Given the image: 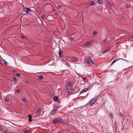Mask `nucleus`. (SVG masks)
<instances>
[{"instance_id": "obj_33", "label": "nucleus", "mask_w": 133, "mask_h": 133, "mask_svg": "<svg viewBox=\"0 0 133 133\" xmlns=\"http://www.w3.org/2000/svg\"><path fill=\"white\" fill-rule=\"evenodd\" d=\"M7 63L5 61V63L4 64L6 65H7Z\"/></svg>"}, {"instance_id": "obj_7", "label": "nucleus", "mask_w": 133, "mask_h": 133, "mask_svg": "<svg viewBox=\"0 0 133 133\" xmlns=\"http://www.w3.org/2000/svg\"><path fill=\"white\" fill-rule=\"evenodd\" d=\"M41 112V109H38L36 112L35 115L36 116H38L39 115V114Z\"/></svg>"}, {"instance_id": "obj_10", "label": "nucleus", "mask_w": 133, "mask_h": 133, "mask_svg": "<svg viewBox=\"0 0 133 133\" xmlns=\"http://www.w3.org/2000/svg\"><path fill=\"white\" fill-rule=\"evenodd\" d=\"M69 39L70 41H72L75 40V38L71 36H70L69 37Z\"/></svg>"}, {"instance_id": "obj_17", "label": "nucleus", "mask_w": 133, "mask_h": 133, "mask_svg": "<svg viewBox=\"0 0 133 133\" xmlns=\"http://www.w3.org/2000/svg\"><path fill=\"white\" fill-rule=\"evenodd\" d=\"M83 81L85 82H87L88 81V80L86 78H83Z\"/></svg>"}, {"instance_id": "obj_9", "label": "nucleus", "mask_w": 133, "mask_h": 133, "mask_svg": "<svg viewBox=\"0 0 133 133\" xmlns=\"http://www.w3.org/2000/svg\"><path fill=\"white\" fill-rule=\"evenodd\" d=\"M88 88H86L82 90L81 91V93H83V92H85L87 91H88Z\"/></svg>"}, {"instance_id": "obj_8", "label": "nucleus", "mask_w": 133, "mask_h": 133, "mask_svg": "<svg viewBox=\"0 0 133 133\" xmlns=\"http://www.w3.org/2000/svg\"><path fill=\"white\" fill-rule=\"evenodd\" d=\"M44 78L43 76L42 75H41L38 76L37 78V79L38 80H40L43 79Z\"/></svg>"}, {"instance_id": "obj_6", "label": "nucleus", "mask_w": 133, "mask_h": 133, "mask_svg": "<svg viewBox=\"0 0 133 133\" xmlns=\"http://www.w3.org/2000/svg\"><path fill=\"white\" fill-rule=\"evenodd\" d=\"M24 11L27 14L29 13V12L31 10L30 8H24Z\"/></svg>"}, {"instance_id": "obj_28", "label": "nucleus", "mask_w": 133, "mask_h": 133, "mask_svg": "<svg viewBox=\"0 0 133 133\" xmlns=\"http://www.w3.org/2000/svg\"><path fill=\"white\" fill-rule=\"evenodd\" d=\"M73 58L74 59H73L72 60L75 61H76L77 60V59L76 58Z\"/></svg>"}, {"instance_id": "obj_2", "label": "nucleus", "mask_w": 133, "mask_h": 133, "mask_svg": "<svg viewBox=\"0 0 133 133\" xmlns=\"http://www.w3.org/2000/svg\"><path fill=\"white\" fill-rule=\"evenodd\" d=\"M86 61L87 64L89 66H91L94 64V62H93L92 59L90 58H88L86 59Z\"/></svg>"}, {"instance_id": "obj_11", "label": "nucleus", "mask_w": 133, "mask_h": 133, "mask_svg": "<svg viewBox=\"0 0 133 133\" xmlns=\"http://www.w3.org/2000/svg\"><path fill=\"white\" fill-rule=\"evenodd\" d=\"M61 49H59V55L60 57H63V55L61 54Z\"/></svg>"}, {"instance_id": "obj_34", "label": "nucleus", "mask_w": 133, "mask_h": 133, "mask_svg": "<svg viewBox=\"0 0 133 133\" xmlns=\"http://www.w3.org/2000/svg\"><path fill=\"white\" fill-rule=\"evenodd\" d=\"M119 115L121 117H122L123 116V114H119Z\"/></svg>"}, {"instance_id": "obj_27", "label": "nucleus", "mask_w": 133, "mask_h": 133, "mask_svg": "<svg viewBox=\"0 0 133 133\" xmlns=\"http://www.w3.org/2000/svg\"><path fill=\"white\" fill-rule=\"evenodd\" d=\"M100 4H102V1H98Z\"/></svg>"}, {"instance_id": "obj_40", "label": "nucleus", "mask_w": 133, "mask_h": 133, "mask_svg": "<svg viewBox=\"0 0 133 133\" xmlns=\"http://www.w3.org/2000/svg\"><path fill=\"white\" fill-rule=\"evenodd\" d=\"M57 133H61V132H58Z\"/></svg>"}, {"instance_id": "obj_42", "label": "nucleus", "mask_w": 133, "mask_h": 133, "mask_svg": "<svg viewBox=\"0 0 133 133\" xmlns=\"http://www.w3.org/2000/svg\"><path fill=\"white\" fill-rule=\"evenodd\" d=\"M9 133H14V132H13V133H11V132H9Z\"/></svg>"}, {"instance_id": "obj_20", "label": "nucleus", "mask_w": 133, "mask_h": 133, "mask_svg": "<svg viewBox=\"0 0 133 133\" xmlns=\"http://www.w3.org/2000/svg\"><path fill=\"white\" fill-rule=\"evenodd\" d=\"M119 60L118 59H115L112 62V63L111 64H112L115 62L116 61H117L118 60Z\"/></svg>"}, {"instance_id": "obj_36", "label": "nucleus", "mask_w": 133, "mask_h": 133, "mask_svg": "<svg viewBox=\"0 0 133 133\" xmlns=\"http://www.w3.org/2000/svg\"><path fill=\"white\" fill-rule=\"evenodd\" d=\"M25 131L27 132H26V133H27V132H30V131H28L27 130H26Z\"/></svg>"}, {"instance_id": "obj_39", "label": "nucleus", "mask_w": 133, "mask_h": 133, "mask_svg": "<svg viewBox=\"0 0 133 133\" xmlns=\"http://www.w3.org/2000/svg\"><path fill=\"white\" fill-rule=\"evenodd\" d=\"M106 41V39H105L104 40V41Z\"/></svg>"}, {"instance_id": "obj_15", "label": "nucleus", "mask_w": 133, "mask_h": 133, "mask_svg": "<svg viewBox=\"0 0 133 133\" xmlns=\"http://www.w3.org/2000/svg\"><path fill=\"white\" fill-rule=\"evenodd\" d=\"M5 61L3 60H0V63L1 64H3L5 63Z\"/></svg>"}, {"instance_id": "obj_23", "label": "nucleus", "mask_w": 133, "mask_h": 133, "mask_svg": "<svg viewBox=\"0 0 133 133\" xmlns=\"http://www.w3.org/2000/svg\"><path fill=\"white\" fill-rule=\"evenodd\" d=\"M65 64L68 67H69L70 65V64L68 63H66Z\"/></svg>"}, {"instance_id": "obj_21", "label": "nucleus", "mask_w": 133, "mask_h": 133, "mask_svg": "<svg viewBox=\"0 0 133 133\" xmlns=\"http://www.w3.org/2000/svg\"><path fill=\"white\" fill-rule=\"evenodd\" d=\"M42 18L43 19H45V15H43L42 16Z\"/></svg>"}, {"instance_id": "obj_22", "label": "nucleus", "mask_w": 133, "mask_h": 133, "mask_svg": "<svg viewBox=\"0 0 133 133\" xmlns=\"http://www.w3.org/2000/svg\"><path fill=\"white\" fill-rule=\"evenodd\" d=\"M55 111H54L53 110H52L50 114H52L53 115L54 114H55Z\"/></svg>"}, {"instance_id": "obj_3", "label": "nucleus", "mask_w": 133, "mask_h": 133, "mask_svg": "<svg viewBox=\"0 0 133 133\" xmlns=\"http://www.w3.org/2000/svg\"><path fill=\"white\" fill-rule=\"evenodd\" d=\"M93 42L92 40H90L86 43H84L82 45L84 46L88 47L91 45Z\"/></svg>"}, {"instance_id": "obj_32", "label": "nucleus", "mask_w": 133, "mask_h": 133, "mask_svg": "<svg viewBox=\"0 0 133 133\" xmlns=\"http://www.w3.org/2000/svg\"><path fill=\"white\" fill-rule=\"evenodd\" d=\"M16 91L18 93H19V92H20V91H19V89L17 90H16Z\"/></svg>"}, {"instance_id": "obj_4", "label": "nucleus", "mask_w": 133, "mask_h": 133, "mask_svg": "<svg viewBox=\"0 0 133 133\" xmlns=\"http://www.w3.org/2000/svg\"><path fill=\"white\" fill-rule=\"evenodd\" d=\"M97 97H95L94 98H92L89 102V104L91 106H92L97 101Z\"/></svg>"}, {"instance_id": "obj_41", "label": "nucleus", "mask_w": 133, "mask_h": 133, "mask_svg": "<svg viewBox=\"0 0 133 133\" xmlns=\"http://www.w3.org/2000/svg\"><path fill=\"white\" fill-rule=\"evenodd\" d=\"M2 128V127H0V129H1Z\"/></svg>"}, {"instance_id": "obj_16", "label": "nucleus", "mask_w": 133, "mask_h": 133, "mask_svg": "<svg viewBox=\"0 0 133 133\" xmlns=\"http://www.w3.org/2000/svg\"><path fill=\"white\" fill-rule=\"evenodd\" d=\"M12 78L14 81L16 82L17 81V79L16 77H13Z\"/></svg>"}, {"instance_id": "obj_35", "label": "nucleus", "mask_w": 133, "mask_h": 133, "mask_svg": "<svg viewBox=\"0 0 133 133\" xmlns=\"http://www.w3.org/2000/svg\"><path fill=\"white\" fill-rule=\"evenodd\" d=\"M110 116H111V117L113 118V115H112V114H111Z\"/></svg>"}, {"instance_id": "obj_37", "label": "nucleus", "mask_w": 133, "mask_h": 133, "mask_svg": "<svg viewBox=\"0 0 133 133\" xmlns=\"http://www.w3.org/2000/svg\"><path fill=\"white\" fill-rule=\"evenodd\" d=\"M4 133H9V132H7L6 131H4Z\"/></svg>"}, {"instance_id": "obj_13", "label": "nucleus", "mask_w": 133, "mask_h": 133, "mask_svg": "<svg viewBox=\"0 0 133 133\" xmlns=\"http://www.w3.org/2000/svg\"><path fill=\"white\" fill-rule=\"evenodd\" d=\"M108 4L111 7H112V6H113L112 3L110 1H109L108 2Z\"/></svg>"}, {"instance_id": "obj_12", "label": "nucleus", "mask_w": 133, "mask_h": 133, "mask_svg": "<svg viewBox=\"0 0 133 133\" xmlns=\"http://www.w3.org/2000/svg\"><path fill=\"white\" fill-rule=\"evenodd\" d=\"M53 99L55 101L57 102L58 100V97H54Z\"/></svg>"}, {"instance_id": "obj_1", "label": "nucleus", "mask_w": 133, "mask_h": 133, "mask_svg": "<svg viewBox=\"0 0 133 133\" xmlns=\"http://www.w3.org/2000/svg\"><path fill=\"white\" fill-rule=\"evenodd\" d=\"M66 88L67 93L68 95H70L71 92L73 90L72 86L70 82H68L67 83Z\"/></svg>"}, {"instance_id": "obj_26", "label": "nucleus", "mask_w": 133, "mask_h": 133, "mask_svg": "<svg viewBox=\"0 0 133 133\" xmlns=\"http://www.w3.org/2000/svg\"><path fill=\"white\" fill-rule=\"evenodd\" d=\"M126 7L127 8H129L130 7V6L129 5L127 4L126 5Z\"/></svg>"}, {"instance_id": "obj_18", "label": "nucleus", "mask_w": 133, "mask_h": 133, "mask_svg": "<svg viewBox=\"0 0 133 133\" xmlns=\"http://www.w3.org/2000/svg\"><path fill=\"white\" fill-rule=\"evenodd\" d=\"M90 4L92 5H95V3L93 1H91L90 3Z\"/></svg>"}, {"instance_id": "obj_19", "label": "nucleus", "mask_w": 133, "mask_h": 133, "mask_svg": "<svg viewBox=\"0 0 133 133\" xmlns=\"http://www.w3.org/2000/svg\"><path fill=\"white\" fill-rule=\"evenodd\" d=\"M22 101L24 102H26V100L25 98H23L22 99Z\"/></svg>"}, {"instance_id": "obj_25", "label": "nucleus", "mask_w": 133, "mask_h": 133, "mask_svg": "<svg viewBox=\"0 0 133 133\" xmlns=\"http://www.w3.org/2000/svg\"><path fill=\"white\" fill-rule=\"evenodd\" d=\"M29 118H32L31 116V115L29 114L28 115V117Z\"/></svg>"}, {"instance_id": "obj_24", "label": "nucleus", "mask_w": 133, "mask_h": 133, "mask_svg": "<svg viewBox=\"0 0 133 133\" xmlns=\"http://www.w3.org/2000/svg\"><path fill=\"white\" fill-rule=\"evenodd\" d=\"M62 6L61 5H59L57 6V8H58L60 9L62 7Z\"/></svg>"}, {"instance_id": "obj_29", "label": "nucleus", "mask_w": 133, "mask_h": 133, "mask_svg": "<svg viewBox=\"0 0 133 133\" xmlns=\"http://www.w3.org/2000/svg\"><path fill=\"white\" fill-rule=\"evenodd\" d=\"M16 75L17 76H20V74L19 73H17L16 74Z\"/></svg>"}, {"instance_id": "obj_5", "label": "nucleus", "mask_w": 133, "mask_h": 133, "mask_svg": "<svg viewBox=\"0 0 133 133\" xmlns=\"http://www.w3.org/2000/svg\"><path fill=\"white\" fill-rule=\"evenodd\" d=\"M62 121V119L60 118H57L53 120V123L54 124H58L61 123Z\"/></svg>"}, {"instance_id": "obj_38", "label": "nucleus", "mask_w": 133, "mask_h": 133, "mask_svg": "<svg viewBox=\"0 0 133 133\" xmlns=\"http://www.w3.org/2000/svg\"><path fill=\"white\" fill-rule=\"evenodd\" d=\"M57 109H55V111L56 112V111H57Z\"/></svg>"}, {"instance_id": "obj_14", "label": "nucleus", "mask_w": 133, "mask_h": 133, "mask_svg": "<svg viewBox=\"0 0 133 133\" xmlns=\"http://www.w3.org/2000/svg\"><path fill=\"white\" fill-rule=\"evenodd\" d=\"M5 101L6 102H8L9 100V98L8 97H6L5 98Z\"/></svg>"}, {"instance_id": "obj_30", "label": "nucleus", "mask_w": 133, "mask_h": 133, "mask_svg": "<svg viewBox=\"0 0 133 133\" xmlns=\"http://www.w3.org/2000/svg\"><path fill=\"white\" fill-rule=\"evenodd\" d=\"M29 122L31 121H32V119L31 118H29Z\"/></svg>"}, {"instance_id": "obj_31", "label": "nucleus", "mask_w": 133, "mask_h": 133, "mask_svg": "<svg viewBox=\"0 0 133 133\" xmlns=\"http://www.w3.org/2000/svg\"><path fill=\"white\" fill-rule=\"evenodd\" d=\"M97 34V32H96V31H94V32H93V34L94 35H95L96 34Z\"/></svg>"}]
</instances>
